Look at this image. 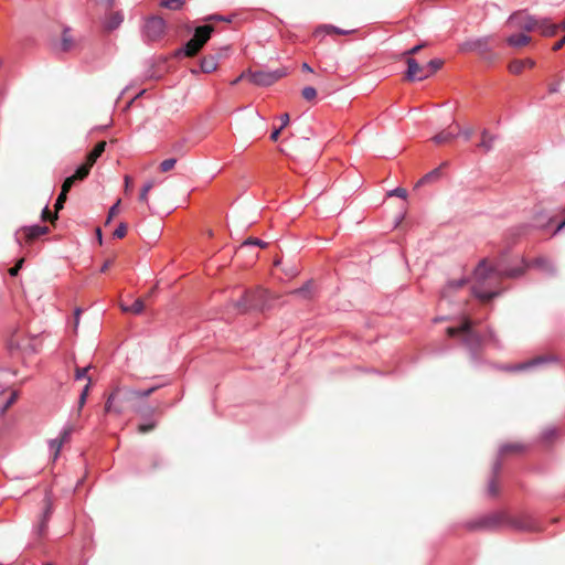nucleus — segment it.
<instances>
[{
  "label": "nucleus",
  "instance_id": "2f4dec72",
  "mask_svg": "<svg viewBox=\"0 0 565 565\" xmlns=\"http://www.w3.org/2000/svg\"><path fill=\"white\" fill-rule=\"evenodd\" d=\"M44 503H45V505H44V509H43V511H42L40 516H42L43 519L50 521V519H51V516L53 514V503H52V499H51L50 492L45 493Z\"/></svg>",
  "mask_w": 565,
  "mask_h": 565
},
{
  "label": "nucleus",
  "instance_id": "5fc2aeb1",
  "mask_svg": "<svg viewBox=\"0 0 565 565\" xmlns=\"http://www.w3.org/2000/svg\"><path fill=\"white\" fill-rule=\"evenodd\" d=\"M75 180H74V177H66L63 181V184H62V189L61 191L64 192V193H68L72 189V186L75 184Z\"/></svg>",
  "mask_w": 565,
  "mask_h": 565
},
{
  "label": "nucleus",
  "instance_id": "09e8293b",
  "mask_svg": "<svg viewBox=\"0 0 565 565\" xmlns=\"http://www.w3.org/2000/svg\"><path fill=\"white\" fill-rule=\"evenodd\" d=\"M175 163H177L175 158L166 159L160 163V171L168 172L175 166Z\"/></svg>",
  "mask_w": 565,
  "mask_h": 565
},
{
  "label": "nucleus",
  "instance_id": "ddd939ff",
  "mask_svg": "<svg viewBox=\"0 0 565 565\" xmlns=\"http://www.w3.org/2000/svg\"><path fill=\"white\" fill-rule=\"evenodd\" d=\"M524 264H525V267H535V268L540 269L541 271H543L546 276H550V277H554L557 274L556 267L553 264V262L543 256L536 257L531 263L524 262Z\"/></svg>",
  "mask_w": 565,
  "mask_h": 565
},
{
  "label": "nucleus",
  "instance_id": "e2e57ef3",
  "mask_svg": "<svg viewBox=\"0 0 565 565\" xmlns=\"http://www.w3.org/2000/svg\"><path fill=\"white\" fill-rule=\"evenodd\" d=\"M488 338L493 343L494 347L501 348L500 341L495 332L491 328L488 329Z\"/></svg>",
  "mask_w": 565,
  "mask_h": 565
},
{
  "label": "nucleus",
  "instance_id": "72a5a7b5",
  "mask_svg": "<svg viewBox=\"0 0 565 565\" xmlns=\"http://www.w3.org/2000/svg\"><path fill=\"white\" fill-rule=\"evenodd\" d=\"M49 526V520L43 519L40 516L38 523L33 526V534L38 537H42L45 535Z\"/></svg>",
  "mask_w": 565,
  "mask_h": 565
},
{
  "label": "nucleus",
  "instance_id": "c03bdc74",
  "mask_svg": "<svg viewBox=\"0 0 565 565\" xmlns=\"http://www.w3.org/2000/svg\"><path fill=\"white\" fill-rule=\"evenodd\" d=\"M539 18L533 15H527L525 22L522 25V29L525 31H534L537 28Z\"/></svg>",
  "mask_w": 565,
  "mask_h": 565
},
{
  "label": "nucleus",
  "instance_id": "c85d7f7f",
  "mask_svg": "<svg viewBox=\"0 0 565 565\" xmlns=\"http://www.w3.org/2000/svg\"><path fill=\"white\" fill-rule=\"evenodd\" d=\"M92 167L88 163L79 164L71 177H74L75 181H82L89 174Z\"/></svg>",
  "mask_w": 565,
  "mask_h": 565
},
{
  "label": "nucleus",
  "instance_id": "0eeeda50",
  "mask_svg": "<svg viewBox=\"0 0 565 565\" xmlns=\"http://www.w3.org/2000/svg\"><path fill=\"white\" fill-rule=\"evenodd\" d=\"M508 513L492 512L467 523L469 530H492L505 524Z\"/></svg>",
  "mask_w": 565,
  "mask_h": 565
},
{
  "label": "nucleus",
  "instance_id": "49530a36",
  "mask_svg": "<svg viewBox=\"0 0 565 565\" xmlns=\"http://www.w3.org/2000/svg\"><path fill=\"white\" fill-rule=\"evenodd\" d=\"M267 245V242L256 237H249L243 242V246H257L260 248H265Z\"/></svg>",
  "mask_w": 565,
  "mask_h": 565
},
{
  "label": "nucleus",
  "instance_id": "20e7f679",
  "mask_svg": "<svg viewBox=\"0 0 565 565\" xmlns=\"http://www.w3.org/2000/svg\"><path fill=\"white\" fill-rule=\"evenodd\" d=\"M136 398L135 390L127 387H117L114 390L105 403L106 413L121 414L125 411V404Z\"/></svg>",
  "mask_w": 565,
  "mask_h": 565
},
{
  "label": "nucleus",
  "instance_id": "f8f14e48",
  "mask_svg": "<svg viewBox=\"0 0 565 565\" xmlns=\"http://www.w3.org/2000/svg\"><path fill=\"white\" fill-rule=\"evenodd\" d=\"M505 525L521 531L536 530L534 520L529 515L512 516L508 514Z\"/></svg>",
  "mask_w": 565,
  "mask_h": 565
},
{
  "label": "nucleus",
  "instance_id": "39448f33",
  "mask_svg": "<svg viewBox=\"0 0 565 565\" xmlns=\"http://www.w3.org/2000/svg\"><path fill=\"white\" fill-rule=\"evenodd\" d=\"M166 21L159 15H151L145 20L141 29V38L145 43H151L161 39L166 32Z\"/></svg>",
  "mask_w": 565,
  "mask_h": 565
},
{
  "label": "nucleus",
  "instance_id": "f3484780",
  "mask_svg": "<svg viewBox=\"0 0 565 565\" xmlns=\"http://www.w3.org/2000/svg\"><path fill=\"white\" fill-rule=\"evenodd\" d=\"M536 31L544 36H553L557 33L558 26L547 18H539Z\"/></svg>",
  "mask_w": 565,
  "mask_h": 565
},
{
  "label": "nucleus",
  "instance_id": "e433bc0d",
  "mask_svg": "<svg viewBox=\"0 0 565 565\" xmlns=\"http://www.w3.org/2000/svg\"><path fill=\"white\" fill-rule=\"evenodd\" d=\"M154 185V181L153 180H148L141 188L140 190V193H139V201L140 202H145L147 203L148 202V193L149 191L153 188Z\"/></svg>",
  "mask_w": 565,
  "mask_h": 565
},
{
  "label": "nucleus",
  "instance_id": "774afa93",
  "mask_svg": "<svg viewBox=\"0 0 565 565\" xmlns=\"http://www.w3.org/2000/svg\"><path fill=\"white\" fill-rule=\"evenodd\" d=\"M284 128H281L280 126L278 128H275L271 134H270V140L271 141H277L279 136H280V132Z\"/></svg>",
  "mask_w": 565,
  "mask_h": 565
},
{
  "label": "nucleus",
  "instance_id": "a878e982",
  "mask_svg": "<svg viewBox=\"0 0 565 565\" xmlns=\"http://www.w3.org/2000/svg\"><path fill=\"white\" fill-rule=\"evenodd\" d=\"M124 21V15L121 12H115L106 22L105 29L108 31L116 30Z\"/></svg>",
  "mask_w": 565,
  "mask_h": 565
},
{
  "label": "nucleus",
  "instance_id": "6e6d98bb",
  "mask_svg": "<svg viewBox=\"0 0 565 565\" xmlns=\"http://www.w3.org/2000/svg\"><path fill=\"white\" fill-rule=\"evenodd\" d=\"M387 195L388 196H397V198H401V199H406L407 198V191L404 188L397 186V188L388 191Z\"/></svg>",
  "mask_w": 565,
  "mask_h": 565
},
{
  "label": "nucleus",
  "instance_id": "a19ab883",
  "mask_svg": "<svg viewBox=\"0 0 565 565\" xmlns=\"http://www.w3.org/2000/svg\"><path fill=\"white\" fill-rule=\"evenodd\" d=\"M15 375L10 369H0V388L4 390L9 385V380L6 376L13 377Z\"/></svg>",
  "mask_w": 565,
  "mask_h": 565
},
{
  "label": "nucleus",
  "instance_id": "393cba45",
  "mask_svg": "<svg viewBox=\"0 0 565 565\" xmlns=\"http://www.w3.org/2000/svg\"><path fill=\"white\" fill-rule=\"evenodd\" d=\"M481 137H482V139L478 146L487 152L492 150L494 140L497 139V136L490 135L487 129H483L481 131Z\"/></svg>",
  "mask_w": 565,
  "mask_h": 565
},
{
  "label": "nucleus",
  "instance_id": "864d4df0",
  "mask_svg": "<svg viewBox=\"0 0 565 565\" xmlns=\"http://www.w3.org/2000/svg\"><path fill=\"white\" fill-rule=\"evenodd\" d=\"M127 233V224L121 222L119 225L115 228L113 236L115 238H122Z\"/></svg>",
  "mask_w": 565,
  "mask_h": 565
},
{
  "label": "nucleus",
  "instance_id": "603ef678",
  "mask_svg": "<svg viewBox=\"0 0 565 565\" xmlns=\"http://www.w3.org/2000/svg\"><path fill=\"white\" fill-rule=\"evenodd\" d=\"M556 435L557 430L555 427H547L542 431L541 437L543 440L548 441L553 439Z\"/></svg>",
  "mask_w": 565,
  "mask_h": 565
},
{
  "label": "nucleus",
  "instance_id": "79ce46f5",
  "mask_svg": "<svg viewBox=\"0 0 565 565\" xmlns=\"http://www.w3.org/2000/svg\"><path fill=\"white\" fill-rule=\"evenodd\" d=\"M183 3L184 0H162L160 6L170 10H179Z\"/></svg>",
  "mask_w": 565,
  "mask_h": 565
},
{
  "label": "nucleus",
  "instance_id": "bb28decb",
  "mask_svg": "<svg viewBox=\"0 0 565 565\" xmlns=\"http://www.w3.org/2000/svg\"><path fill=\"white\" fill-rule=\"evenodd\" d=\"M248 305H249V298H248V294L246 290L243 294V296L234 302V307L237 309V311L239 313H246L252 310Z\"/></svg>",
  "mask_w": 565,
  "mask_h": 565
},
{
  "label": "nucleus",
  "instance_id": "c756f323",
  "mask_svg": "<svg viewBox=\"0 0 565 565\" xmlns=\"http://www.w3.org/2000/svg\"><path fill=\"white\" fill-rule=\"evenodd\" d=\"M468 282V278L461 277L459 279L448 280L446 288L443 290V297H446L448 290H455L463 287Z\"/></svg>",
  "mask_w": 565,
  "mask_h": 565
},
{
  "label": "nucleus",
  "instance_id": "a211bd4d",
  "mask_svg": "<svg viewBox=\"0 0 565 565\" xmlns=\"http://www.w3.org/2000/svg\"><path fill=\"white\" fill-rule=\"evenodd\" d=\"M447 166H448V162L445 161L440 164V167L435 168L434 170L426 173L420 180H418V182L416 183V186H420L426 183H430V182L438 180L441 175V168L447 167Z\"/></svg>",
  "mask_w": 565,
  "mask_h": 565
},
{
  "label": "nucleus",
  "instance_id": "423d86ee",
  "mask_svg": "<svg viewBox=\"0 0 565 565\" xmlns=\"http://www.w3.org/2000/svg\"><path fill=\"white\" fill-rule=\"evenodd\" d=\"M285 75L286 71L284 68H277L273 71L262 70L256 72H248L247 74H243L242 77L247 76L252 84L260 87H267L276 83Z\"/></svg>",
  "mask_w": 565,
  "mask_h": 565
},
{
  "label": "nucleus",
  "instance_id": "3c124183",
  "mask_svg": "<svg viewBox=\"0 0 565 565\" xmlns=\"http://www.w3.org/2000/svg\"><path fill=\"white\" fill-rule=\"evenodd\" d=\"M156 425H157V424H156V422H154V420H152V419H150V420H149V422H147V423H142V424H140V425L138 426V431H139L140 434H147V433L151 431L152 429H154Z\"/></svg>",
  "mask_w": 565,
  "mask_h": 565
},
{
  "label": "nucleus",
  "instance_id": "aec40b11",
  "mask_svg": "<svg viewBox=\"0 0 565 565\" xmlns=\"http://www.w3.org/2000/svg\"><path fill=\"white\" fill-rule=\"evenodd\" d=\"M535 62L531 58L514 60L509 64V71L514 74H519L524 67H533Z\"/></svg>",
  "mask_w": 565,
  "mask_h": 565
},
{
  "label": "nucleus",
  "instance_id": "f704fd0d",
  "mask_svg": "<svg viewBox=\"0 0 565 565\" xmlns=\"http://www.w3.org/2000/svg\"><path fill=\"white\" fill-rule=\"evenodd\" d=\"M524 449V446L522 444H519V443H509V444H503L500 448H499V456H503L508 452H511V451H522Z\"/></svg>",
  "mask_w": 565,
  "mask_h": 565
},
{
  "label": "nucleus",
  "instance_id": "052dcab7",
  "mask_svg": "<svg viewBox=\"0 0 565 565\" xmlns=\"http://www.w3.org/2000/svg\"><path fill=\"white\" fill-rule=\"evenodd\" d=\"M72 433V428L68 426H65L61 429L58 439L63 440V444L70 438Z\"/></svg>",
  "mask_w": 565,
  "mask_h": 565
},
{
  "label": "nucleus",
  "instance_id": "412c9836",
  "mask_svg": "<svg viewBox=\"0 0 565 565\" xmlns=\"http://www.w3.org/2000/svg\"><path fill=\"white\" fill-rule=\"evenodd\" d=\"M106 143L104 141L98 142L93 150H90L86 156V163H88L90 167L94 166V163L97 161V159L102 156V153L105 151Z\"/></svg>",
  "mask_w": 565,
  "mask_h": 565
},
{
  "label": "nucleus",
  "instance_id": "a18cd8bd",
  "mask_svg": "<svg viewBox=\"0 0 565 565\" xmlns=\"http://www.w3.org/2000/svg\"><path fill=\"white\" fill-rule=\"evenodd\" d=\"M301 96L308 102L313 100L317 96V89L313 86H306L301 90Z\"/></svg>",
  "mask_w": 565,
  "mask_h": 565
},
{
  "label": "nucleus",
  "instance_id": "69168bd1",
  "mask_svg": "<svg viewBox=\"0 0 565 565\" xmlns=\"http://www.w3.org/2000/svg\"><path fill=\"white\" fill-rule=\"evenodd\" d=\"M22 265H23V259H20L15 266L11 267L9 269V275L12 276V277H15L18 276L20 269L22 268Z\"/></svg>",
  "mask_w": 565,
  "mask_h": 565
},
{
  "label": "nucleus",
  "instance_id": "7c9ffc66",
  "mask_svg": "<svg viewBox=\"0 0 565 565\" xmlns=\"http://www.w3.org/2000/svg\"><path fill=\"white\" fill-rule=\"evenodd\" d=\"M456 137H458V134H455V132L444 129L433 137V141L436 143H443V142H447Z\"/></svg>",
  "mask_w": 565,
  "mask_h": 565
},
{
  "label": "nucleus",
  "instance_id": "4468645a",
  "mask_svg": "<svg viewBox=\"0 0 565 565\" xmlns=\"http://www.w3.org/2000/svg\"><path fill=\"white\" fill-rule=\"evenodd\" d=\"M47 232H49V228H47V226H44V225L34 224V225H30V226H24L19 232L15 233V239L19 244H21V241H20L21 233L24 234V236L28 239H34L41 235L46 234Z\"/></svg>",
  "mask_w": 565,
  "mask_h": 565
},
{
  "label": "nucleus",
  "instance_id": "58836bf2",
  "mask_svg": "<svg viewBox=\"0 0 565 565\" xmlns=\"http://www.w3.org/2000/svg\"><path fill=\"white\" fill-rule=\"evenodd\" d=\"M18 392L12 391L10 396L6 399V402L0 406V416H3L8 408L17 401Z\"/></svg>",
  "mask_w": 565,
  "mask_h": 565
},
{
  "label": "nucleus",
  "instance_id": "13d9d810",
  "mask_svg": "<svg viewBox=\"0 0 565 565\" xmlns=\"http://www.w3.org/2000/svg\"><path fill=\"white\" fill-rule=\"evenodd\" d=\"M205 21H222V22H231L232 18L221 14H211L205 18Z\"/></svg>",
  "mask_w": 565,
  "mask_h": 565
},
{
  "label": "nucleus",
  "instance_id": "f257e3e1",
  "mask_svg": "<svg viewBox=\"0 0 565 565\" xmlns=\"http://www.w3.org/2000/svg\"><path fill=\"white\" fill-rule=\"evenodd\" d=\"M524 273L523 267H514L509 269H499L497 267L488 266L486 259H481L473 270V277L477 281L476 285L471 287L472 295L482 300V301H489L495 297H498L501 291L499 290H484L483 285L486 281L493 275L498 277H510V278H516L522 276Z\"/></svg>",
  "mask_w": 565,
  "mask_h": 565
},
{
  "label": "nucleus",
  "instance_id": "cd10ccee",
  "mask_svg": "<svg viewBox=\"0 0 565 565\" xmlns=\"http://www.w3.org/2000/svg\"><path fill=\"white\" fill-rule=\"evenodd\" d=\"M145 309V303L141 299H136L130 306H125V305H121V310L124 312H131V313H135V315H139Z\"/></svg>",
  "mask_w": 565,
  "mask_h": 565
},
{
  "label": "nucleus",
  "instance_id": "0e129e2a",
  "mask_svg": "<svg viewBox=\"0 0 565 565\" xmlns=\"http://www.w3.org/2000/svg\"><path fill=\"white\" fill-rule=\"evenodd\" d=\"M423 47H424V44H417V45L411 47L409 50L405 51L403 53V55H405L407 57H412V55L418 53Z\"/></svg>",
  "mask_w": 565,
  "mask_h": 565
},
{
  "label": "nucleus",
  "instance_id": "9b49d317",
  "mask_svg": "<svg viewBox=\"0 0 565 565\" xmlns=\"http://www.w3.org/2000/svg\"><path fill=\"white\" fill-rule=\"evenodd\" d=\"M406 64L407 70L405 72V78L407 81H424L429 77V74H425V67L420 66L414 57H407Z\"/></svg>",
  "mask_w": 565,
  "mask_h": 565
},
{
  "label": "nucleus",
  "instance_id": "8fccbe9b",
  "mask_svg": "<svg viewBox=\"0 0 565 565\" xmlns=\"http://www.w3.org/2000/svg\"><path fill=\"white\" fill-rule=\"evenodd\" d=\"M119 205H120V199H118L110 207H109V211H108V215H107V220L105 222L106 225H108L113 217L118 213V209H119Z\"/></svg>",
  "mask_w": 565,
  "mask_h": 565
},
{
  "label": "nucleus",
  "instance_id": "4d7b16f0",
  "mask_svg": "<svg viewBox=\"0 0 565 565\" xmlns=\"http://www.w3.org/2000/svg\"><path fill=\"white\" fill-rule=\"evenodd\" d=\"M90 369V365H87L85 367H77L75 370V380L76 381H79V380H83V379H87V372L88 370Z\"/></svg>",
  "mask_w": 565,
  "mask_h": 565
},
{
  "label": "nucleus",
  "instance_id": "2eb2a0df",
  "mask_svg": "<svg viewBox=\"0 0 565 565\" xmlns=\"http://www.w3.org/2000/svg\"><path fill=\"white\" fill-rule=\"evenodd\" d=\"M201 49L202 46L198 43V40L190 39L183 46L174 52V56H194Z\"/></svg>",
  "mask_w": 565,
  "mask_h": 565
},
{
  "label": "nucleus",
  "instance_id": "4be33fe9",
  "mask_svg": "<svg viewBox=\"0 0 565 565\" xmlns=\"http://www.w3.org/2000/svg\"><path fill=\"white\" fill-rule=\"evenodd\" d=\"M530 41H531V36H529L527 34H524V33L511 34L507 39V43L513 47L523 46V45L530 43Z\"/></svg>",
  "mask_w": 565,
  "mask_h": 565
},
{
  "label": "nucleus",
  "instance_id": "b1692460",
  "mask_svg": "<svg viewBox=\"0 0 565 565\" xmlns=\"http://www.w3.org/2000/svg\"><path fill=\"white\" fill-rule=\"evenodd\" d=\"M74 45L73 36L71 35V29L65 26L63 29L62 39L60 42V50L62 52H68Z\"/></svg>",
  "mask_w": 565,
  "mask_h": 565
},
{
  "label": "nucleus",
  "instance_id": "c9c22d12",
  "mask_svg": "<svg viewBox=\"0 0 565 565\" xmlns=\"http://www.w3.org/2000/svg\"><path fill=\"white\" fill-rule=\"evenodd\" d=\"M319 31H324L328 34L337 33V34H341V35H347V34H350L353 32L352 30H343V29H340V28L331 25V24H324V25L319 26L317 32H319Z\"/></svg>",
  "mask_w": 565,
  "mask_h": 565
},
{
  "label": "nucleus",
  "instance_id": "4c0bfd02",
  "mask_svg": "<svg viewBox=\"0 0 565 565\" xmlns=\"http://www.w3.org/2000/svg\"><path fill=\"white\" fill-rule=\"evenodd\" d=\"M62 446H63V440H61L58 438H54L49 441V447L53 451V460L57 459Z\"/></svg>",
  "mask_w": 565,
  "mask_h": 565
},
{
  "label": "nucleus",
  "instance_id": "9d476101",
  "mask_svg": "<svg viewBox=\"0 0 565 565\" xmlns=\"http://www.w3.org/2000/svg\"><path fill=\"white\" fill-rule=\"evenodd\" d=\"M249 308L254 311H264L268 307V292L265 289L247 290Z\"/></svg>",
  "mask_w": 565,
  "mask_h": 565
},
{
  "label": "nucleus",
  "instance_id": "338daca9",
  "mask_svg": "<svg viewBox=\"0 0 565 565\" xmlns=\"http://www.w3.org/2000/svg\"><path fill=\"white\" fill-rule=\"evenodd\" d=\"M457 134H458V136L459 135L463 136V138L466 140H469L473 134V130L471 128L459 129Z\"/></svg>",
  "mask_w": 565,
  "mask_h": 565
},
{
  "label": "nucleus",
  "instance_id": "7ed1b4c3",
  "mask_svg": "<svg viewBox=\"0 0 565 565\" xmlns=\"http://www.w3.org/2000/svg\"><path fill=\"white\" fill-rule=\"evenodd\" d=\"M136 398L135 390L127 387H117L114 390L105 403L106 413L121 414L125 411V404Z\"/></svg>",
  "mask_w": 565,
  "mask_h": 565
},
{
  "label": "nucleus",
  "instance_id": "680f3d73",
  "mask_svg": "<svg viewBox=\"0 0 565 565\" xmlns=\"http://www.w3.org/2000/svg\"><path fill=\"white\" fill-rule=\"evenodd\" d=\"M66 196H67V193H64L62 191L60 192V194L55 201V204H54V207L56 210L63 209Z\"/></svg>",
  "mask_w": 565,
  "mask_h": 565
},
{
  "label": "nucleus",
  "instance_id": "473e14b6",
  "mask_svg": "<svg viewBox=\"0 0 565 565\" xmlns=\"http://www.w3.org/2000/svg\"><path fill=\"white\" fill-rule=\"evenodd\" d=\"M135 412L142 418L150 420L156 412V408L151 405L145 404L135 408Z\"/></svg>",
  "mask_w": 565,
  "mask_h": 565
},
{
  "label": "nucleus",
  "instance_id": "1a4fd4ad",
  "mask_svg": "<svg viewBox=\"0 0 565 565\" xmlns=\"http://www.w3.org/2000/svg\"><path fill=\"white\" fill-rule=\"evenodd\" d=\"M491 36H480L468 39L459 45L461 52H476L480 55H486L491 51L490 46Z\"/></svg>",
  "mask_w": 565,
  "mask_h": 565
},
{
  "label": "nucleus",
  "instance_id": "6e6552de",
  "mask_svg": "<svg viewBox=\"0 0 565 565\" xmlns=\"http://www.w3.org/2000/svg\"><path fill=\"white\" fill-rule=\"evenodd\" d=\"M559 362V358L557 355H540L535 356L531 360L518 363V364H511V365H501L498 366V369L508 371V372H522V371H529L537 366H542L548 363H557Z\"/></svg>",
  "mask_w": 565,
  "mask_h": 565
},
{
  "label": "nucleus",
  "instance_id": "dca6fc26",
  "mask_svg": "<svg viewBox=\"0 0 565 565\" xmlns=\"http://www.w3.org/2000/svg\"><path fill=\"white\" fill-rule=\"evenodd\" d=\"M214 28L212 25L204 24L196 26L192 39L198 40V43H200V45L203 47L210 40Z\"/></svg>",
  "mask_w": 565,
  "mask_h": 565
},
{
  "label": "nucleus",
  "instance_id": "f03ea898",
  "mask_svg": "<svg viewBox=\"0 0 565 565\" xmlns=\"http://www.w3.org/2000/svg\"><path fill=\"white\" fill-rule=\"evenodd\" d=\"M473 327L475 322L469 317L463 316L458 327H448L446 332L451 338L460 337L461 343L469 353L471 364L478 366L483 362L480 358V352L484 338Z\"/></svg>",
  "mask_w": 565,
  "mask_h": 565
},
{
  "label": "nucleus",
  "instance_id": "5701e85b",
  "mask_svg": "<svg viewBox=\"0 0 565 565\" xmlns=\"http://www.w3.org/2000/svg\"><path fill=\"white\" fill-rule=\"evenodd\" d=\"M200 68L203 73H212L217 68V58L215 55L205 56L200 62Z\"/></svg>",
  "mask_w": 565,
  "mask_h": 565
},
{
  "label": "nucleus",
  "instance_id": "37998d69",
  "mask_svg": "<svg viewBox=\"0 0 565 565\" xmlns=\"http://www.w3.org/2000/svg\"><path fill=\"white\" fill-rule=\"evenodd\" d=\"M443 60L440 58H433L427 63L428 72H425V74L433 75L435 72H437L443 66Z\"/></svg>",
  "mask_w": 565,
  "mask_h": 565
},
{
  "label": "nucleus",
  "instance_id": "bf43d9fd",
  "mask_svg": "<svg viewBox=\"0 0 565 565\" xmlns=\"http://www.w3.org/2000/svg\"><path fill=\"white\" fill-rule=\"evenodd\" d=\"M310 288H311V281L308 280L300 288L296 289L294 292L297 295L306 296L307 294H309Z\"/></svg>",
  "mask_w": 565,
  "mask_h": 565
},
{
  "label": "nucleus",
  "instance_id": "6ab92c4d",
  "mask_svg": "<svg viewBox=\"0 0 565 565\" xmlns=\"http://www.w3.org/2000/svg\"><path fill=\"white\" fill-rule=\"evenodd\" d=\"M500 470H501V460H500V458H498L492 466L493 478H491L488 482V493L491 497H495L499 493V490H498L494 479L499 475Z\"/></svg>",
  "mask_w": 565,
  "mask_h": 565
},
{
  "label": "nucleus",
  "instance_id": "ea45409f",
  "mask_svg": "<svg viewBox=\"0 0 565 565\" xmlns=\"http://www.w3.org/2000/svg\"><path fill=\"white\" fill-rule=\"evenodd\" d=\"M159 388H161V385H152L146 390H135L136 398H146Z\"/></svg>",
  "mask_w": 565,
  "mask_h": 565
},
{
  "label": "nucleus",
  "instance_id": "de8ad7c7",
  "mask_svg": "<svg viewBox=\"0 0 565 565\" xmlns=\"http://www.w3.org/2000/svg\"><path fill=\"white\" fill-rule=\"evenodd\" d=\"M282 270H284L285 275L290 278L296 277L300 273V269L296 264L286 265L282 268Z\"/></svg>",
  "mask_w": 565,
  "mask_h": 565
}]
</instances>
